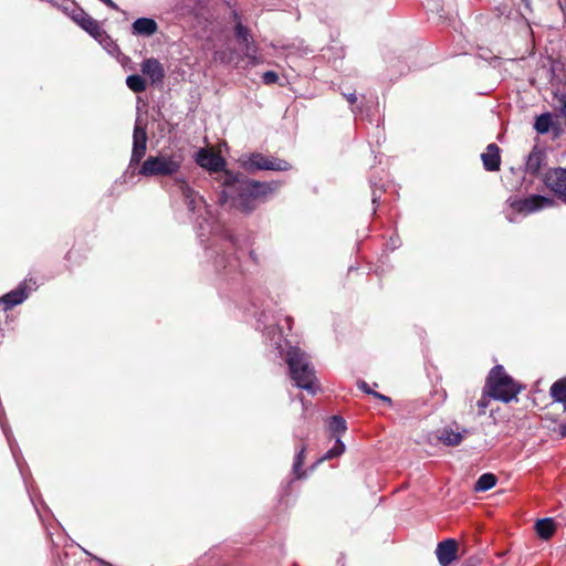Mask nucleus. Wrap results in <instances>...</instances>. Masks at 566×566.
<instances>
[{
  "instance_id": "obj_1",
  "label": "nucleus",
  "mask_w": 566,
  "mask_h": 566,
  "mask_svg": "<svg viewBox=\"0 0 566 566\" xmlns=\"http://www.w3.org/2000/svg\"><path fill=\"white\" fill-rule=\"evenodd\" d=\"M170 190L181 196L188 220L203 248L206 262L216 275V286L221 298L238 308L251 312L259 331L270 327L266 296L262 286L253 287L247 277L252 268L260 265L254 245V233H237L214 217L203 196L195 190L184 176H176Z\"/></svg>"
},
{
  "instance_id": "obj_12",
  "label": "nucleus",
  "mask_w": 566,
  "mask_h": 566,
  "mask_svg": "<svg viewBox=\"0 0 566 566\" xmlns=\"http://www.w3.org/2000/svg\"><path fill=\"white\" fill-rule=\"evenodd\" d=\"M34 285L36 284L35 280L32 277L29 279ZM31 292V287L28 285V280H23L18 284V286L10 292L6 293L1 298L0 303L4 305V310L13 308L17 305L22 304L29 296Z\"/></svg>"
},
{
  "instance_id": "obj_14",
  "label": "nucleus",
  "mask_w": 566,
  "mask_h": 566,
  "mask_svg": "<svg viewBox=\"0 0 566 566\" xmlns=\"http://www.w3.org/2000/svg\"><path fill=\"white\" fill-rule=\"evenodd\" d=\"M140 71L144 76L149 78L151 85L163 84L166 75L163 64L155 57L144 59Z\"/></svg>"
},
{
  "instance_id": "obj_37",
  "label": "nucleus",
  "mask_w": 566,
  "mask_h": 566,
  "mask_svg": "<svg viewBox=\"0 0 566 566\" xmlns=\"http://www.w3.org/2000/svg\"><path fill=\"white\" fill-rule=\"evenodd\" d=\"M374 397L381 400L384 403H386L388 407H391L392 406V399L384 394H380L378 391H376L374 394Z\"/></svg>"
},
{
  "instance_id": "obj_28",
  "label": "nucleus",
  "mask_w": 566,
  "mask_h": 566,
  "mask_svg": "<svg viewBox=\"0 0 566 566\" xmlns=\"http://www.w3.org/2000/svg\"><path fill=\"white\" fill-rule=\"evenodd\" d=\"M94 40L98 41L101 45L111 54L119 53V46L116 42L107 34V32L103 29L101 31V35H97Z\"/></svg>"
},
{
  "instance_id": "obj_31",
  "label": "nucleus",
  "mask_w": 566,
  "mask_h": 566,
  "mask_svg": "<svg viewBox=\"0 0 566 566\" xmlns=\"http://www.w3.org/2000/svg\"><path fill=\"white\" fill-rule=\"evenodd\" d=\"M564 63L560 61V60H557V59H551V67H549V73H551V81H554L558 75V72H562L564 71Z\"/></svg>"
},
{
  "instance_id": "obj_3",
  "label": "nucleus",
  "mask_w": 566,
  "mask_h": 566,
  "mask_svg": "<svg viewBox=\"0 0 566 566\" xmlns=\"http://www.w3.org/2000/svg\"><path fill=\"white\" fill-rule=\"evenodd\" d=\"M277 180L260 181L249 178L244 172H228L227 179L221 180V187H231L233 209L243 216H251L261 205L266 203L280 189Z\"/></svg>"
},
{
  "instance_id": "obj_48",
  "label": "nucleus",
  "mask_w": 566,
  "mask_h": 566,
  "mask_svg": "<svg viewBox=\"0 0 566 566\" xmlns=\"http://www.w3.org/2000/svg\"><path fill=\"white\" fill-rule=\"evenodd\" d=\"M522 2H523V6H524L525 10L531 12L532 11V3H531V1L530 0H522Z\"/></svg>"
},
{
  "instance_id": "obj_32",
  "label": "nucleus",
  "mask_w": 566,
  "mask_h": 566,
  "mask_svg": "<svg viewBox=\"0 0 566 566\" xmlns=\"http://www.w3.org/2000/svg\"><path fill=\"white\" fill-rule=\"evenodd\" d=\"M279 81V74L275 71L269 70L262 74V82L266 85L275 84Z\"/></svg>"
},
{
  "instance_id": "obj_44",
  "label": "nucleus",
  "mask_w": 566,
  "mask_h": 566,
  "mask_svg": "<svg viewBox=\"0 0 566 566\" xmlns=\"http://www.w3.org/2000/svg\"><path fill=\"white\" fill-rule=\"evenodd\" d=\"M344 96L350 105H354L357 102V96L355 92L344 93Z\"/></svg>"
},
{
  "instance_id": "obj_49",
  "label": "nucleus",
  "mask_w": 566,
  "mask_h": 566,
  "mask_svg": "<svg viewBox=\"0 0 566 566\" xmlns=\"http://www.w3.org/2000/svg\"><path fill=\"white\" fill-rule=\"evenodd\" d=\"M285 323L287 325V328L291 329L292 328L293 318L291 316H286L285 317Z\"/></svg>"
},
{
  "instance_id": "obj_40",
  "label": "nucleus",
  "mask_w": 566,
  "mask_h": 566,
  "mask_svg": "<svg viewBox=\"0 0 566 566\" xmlns=\"http://www.w3.org/2000/svg\"><path fill=\"white\" fill-rule=\"evenodd\" d=\"M22 478L24 480L25 488H27V491L29 493V497H30L31 502L33 503L34 509L36 510L38 516H41L40 510H38V506H36L35 502L33 500V496H32L30 490H29V485H28V481H27V478H25V473L22 475Z\"/></svg>"
},
{
  "instance_id": "obj_4",
  "label": "nucleus",
  "mask_w": 566,
  "mask_h": 566,
  "mask_svg": "<svg viewBox=\"0 0 566 566\" xmlns=\"http://www.w3.org/2000/svg\"><path fill=\"white\" fill-rule=\"evenodd\" d=\"M285 363L289 376L295 387L306 390L312 396L319 390L315 369L304 350L297 346H290L286 350Z\"/></svg>"
},
{
  "instance_id": "obj_45",
  "label": "nucleus",
  "mask_w": 566,
  "mask_h": 566,
  "mask_svg": "<svg viewBox=\"0 0 566 566\" xmlns=\"http://www.w3.org/2000/svg\"><path fill=\"white\" fill-rule=\"evenodd\" d=\"M558 433L562 438H566V422L558 426Z\"/></svg>"
},
{
  "instance_id": "obj_20",
  "label": "nucleus",
  "mask_w": 566,
  "mask_h": 566,
  "mask_svg": "<svg viewBox=\"0 0 566 566\" xmlns=\"http://www.w3.org/2000/svg\"><path fill=\"white\" fill-rule=\"evenodd\" d=\"M437 439L447 447H457L463 441L464 436L450 427H443L437 431Z\"/></svg>"
},
{
  "instance_id": "obj_54",
  "label": "nucleus",
  "mask_w": 566,
  "mask_h": 566,
  "mask_svg": "<svg viewBox=\"0 0 566 566\" xmlns=\"http://www.w3.org/2000/svg\"><path fill=\"white\" fill-rule=\"evenodd\" d=\"M563 13H564V17H565V20H566V8H560Z\"/></svg>"
},
{
  "instance_id": "obj_2",
  "label": "nucleus",
  "mask_w": 566,
  "mask_h": 566,
  "mask_svg": "<svg viewBox=\"0 0 566 566\" xmlns=\"http://www.w3.org/2000/svg\"><path fill=\"white\" fill-rule=\"evenodd\" d=\"M147 140V122L143 120L138 114L134 125L130 160L127 169L118 179L119 182H130L132 185H135L136 181L134 178L136 175H142L144 177L167 176L174 178L178 176L177 174L180 170L181 161L165 154L149 156L137 170V167L146 154Z\"/></svg>"
},
{
  "instance_id": "obj_22",
  "label": "nucleus",
  "mask_w": 566,
  "mask_h": 566,
  "mask_svg": "<svg viewBox=\"0 0 566 566\" xmlns=\"http://www.w3.org/2000/svg\"><path fill=\"white\" fill-rule=\"evenodd\" d=\"M554 127V115L551 112H545L535 117L534 129L539 135H546Z\"/></svg>"
},
{
  "instance_id": "obj_55",
  "label": "nucleus",
  "mask_w": 566,
  "mask_h": 566,
  "mask_svg": "<svg viewBox=\"0 0 566 566\" xmlns=\"http://www.w3.org/2000/svg\"><path fill=\"white\" fill-rule=\"evenodd\" d=\"M295 438H298L300 440H303V437H298L297 433H294Z\"/></svg>"
},
{
  "instance_id": "obj_23",
  "label": "nucleus",
  "mask_w": 566,
  "mask_h": 566,
  "mask_svg": "<svg viewBox=\"0 0 566 566\" xmlns=\"http://www.w3.org/2000/svg\"><path fill=\"white\" fill-rule=\"evenodd\" d=\"M549 395L554 402L562 403L566 410V376L552 384Z\"/></svg>"
},
{
  "instance_id": "obj_47",
  "label": "nucleus",
  "mask_w": 566,
  "mask_h": 566,
  "mask_svg": "<svg viewBox=\"0 0 566 566\" xmlns=\"http://www.w3.org/2000/svg\"><path fill=\"white\" fill-rule=\"evenodd\" d=\"M490 54H491V52L483 51V53H480L479 56L485 61L494 59V56H491Z\"/></svg>"
},
{
  "instance_id": "obj_5",
  "label": "nucleus",
  "mask_w": 566,
  "mask_h": 566,
  "mask_svg": "<svg viewBox=\"0 0 566 566\" xmlns=\"http://www.w3.org/2000/svg\"><path fill=\"white\" fill-rule=\"evenodd\" d=\"M525 387L509 375L502 365L491 368L483 388L484 395L504 403L517 401V395Z\"/></svg>"
},
{
  "instance_id": "obj_16",
  "label": "nucleus",
  "mask_w": 566,
  "mask_h": 566,
  "mask_svg": "<svg viewBox=\"0 0 566 566\" xmlns=\"http://www.w3.org/2000/svg\"><path fill=\"white\" fill-rule=\"evenodd\" d=\"M158 23L151 17H139L130 25V33L135 36L150 38L158 32Z\"/></svg>"
},
{
  "instance_id": "obj_13",
  "label": "nucleus",
  "mask_w": 566,
  "mask_h": 566,
  "mask_svg": "<svg viewBox=\"0 0 566 566\" xmlns=\"http://www.w3.org/2000/svg\"><path fill=\"white\" fill-rule=\"evenodd\" d=\"M458 542L449 537L438 543L436 555L440 566H450L458 558Z\"/></svg>"
},
{
  "instance_id": "obj_21",
  "label": "nucleus",
  "mask_w": 566,
  "mask_h": 566,
  "mask_svg": "<svg viewBox=\"0 0 566 566\" xmlns=\"http://www.w3.org/2000/svg\"><path fill=\"white\" fill-rule=\"evenodd\" d=\"M306 450V443H301L295 447V455L292 464V473L295 479H304L306 476V472L302 469L305 460Z\"/></svg>"
},
{
  "instance_id": "obj_25",
  "label": "nucleus",
  "mask_w": 566,
  "mask_h": 566,
  "mask_svg": "<svg viewBox=\"0 0 566 566\" xmlns=\"http://www.w3.org/2000/svg\"><path fill=\"white\" fill-rule=\"evenodd\" d=\"M497 483V476L492 472L481 474L474 483L473 490L478 493L486 492Z\"/></svg>"
},
{
  "instance_id": "obj_9",
  "label": "nucleus",
  "mask_w": 566,
  "mask_h": 566,
  "mask_svg": "<svg viewBox=\"0 0 566 566\" xmlns=\"http://www.w3.org/2000/svg\"><path fill=\"white\" fill-rule=\"evenodd\" d=\"M232 18L235 21V24L233 27L234 39L240 45H242L244 54L250 60V63L252 65H255L258 63V49L252 39L250 29L242 23L241 17L238 13V11H232Z\"/></svg>"
},
{
  "instance_id": "obj_7",
  "label": "nucleus",
  "mask_w": 566,
  "mask_h": 566,
  "mask_svg": "<svg viewBox=\"0 0 566 566\" xmlns=\"http://www.w3.org/2000/svg\"><path fill=\"white\" fill-rule=\"evenodd\" d=\"M193 160L197 166L205 169L210 175L221 172L222 176L219 179L220 184L222 179H227L228 172H234L227 168L228 164L224 157L208 148H199L193 154Z\"/></svg>"
},
{
  "instance_id": "obj_36",
  "label": "nucleus",
  "mask_w": 566,
  "mask_h": 566,
  "mask_svg": "<svg viewBox=\"0 0 566 566\" xmlns=\"http://www.w3.org/2000/svg\"><path fill=\"white\" fill-rule=\"evenodd\" d=\"M214 59L217 61H220L221 63H229L230 57L228 56V53L226 51H217L214 53Z\"/></svg>"
},
{
  "instance_id": "obj_41",
  "label": "nucleus",
  "mask_w": 566,
  "mask_h": 566,
  "mask_svg": "<svg viewBox=\"0 0 566 566\" xmlns=\"http://www.w3.org/2000/svg\"><path fill=\"white\" fill-rule=\"evenodd\" d=\"M485 396L483 394V397L481 399L478 400V408L480 409L481 412H484L485 411V408L488 407L489 405V401L485 399Z\"/></svg>"
},
{
  "instance_id": "obj_26",
  "label": "nucleus",
  "mask_w": 566,
  "mask_h": 566,
  "mask_svg": "<svg viewBox=\"0 0 566 566\" xmlns=\"http://www.w3.org/2000/svg\"><path fill=\"white\" fill-rule=\"evenodd\" d=\"M328 429L335 439L336 437L342 438L347 430V422L343 416L334 415L328 420Z\"/></svg>"
},
{
  "instance_id": "obj_33",
  "label": "nucleus",
  "mask_w": 566,
  "mask_h": 566,
  "mask_svg": "<svg viewBox=\"0 0 566 566\" xmlns=\"http://www.w3.org/2000/svg\"><path fill=\"white\" fill-rule=\"evenodd\" d=\"M400 245H401V240L397 233L391 235L386 243L387 249H389L390 251H395Z\"/></svg>"
},
{
  "instance_id": "obj_50",
  "label": "nucleus",
  "mask_w": 566,
  "mask_h": 566,
  "mask_svg": "<svg viewBox=\"0 0 566 566\" xmlns=\"http://www.w3.org/2000/svg\"><path fill=\"white\" fill-rule=\"evenodd\" d=\"M293 480H290L286 485L283 486V491L284 493L286 494L287 493V490L290 489L291 484H292Z\"/></svg>"
},
{
  "instance_id": "obj_29",
  "label": "nucleus",
  "mask_w": 566,
  "mask_h": 566,
  "mask_svg": "<svg viewBox=\"0 0 566 566\" xmlns=\"http://www.w3.org/2000/svg\"><path fill=\"white\" fill-rule=\"evenodd\" d=\"M54 566H81L77 562L76 554H70L64 552L63 555H59L57 559L54 560Z\"/></svg>"
},
{
  "instance_id": "obj_56",
  "label": "nucleus",
  "mask_w": 566,
  "mask_h": 566,
  "mask_svg": "<svg viewBox=\"0 0 566 566\" xmlns=\"http://www.w3.org/2000/svg\"><path fill=\"white\" fill-rule=\"evenodd\" d=\"M378 190H380L381 192H386V189H382V187H380Z\"/></svg>"
},
{
  "instance_id": "obj_38",
  "label": "nucleus",
  "mask_w": 566,
  "mask_h": 566,
  "mask_svg": "<svg viewBox=\"0 0 566 566\" xmlns=\"http://www.w3.org/2000/svg\"><path fill=\"white\" fill-rule=\"evenodd\" d=\"M369 185L371 190H378L380 187H382V185H380V180H378L374 175L369 177Z\"/></svg>"
},
{
  "instance_id": "obj_57",
  "label": "nucleus",
  "mask_w": 566,
  "mask_h": 566,
  "mask_svg": "<svg viewBox=\"0 0 566 566\" xmlns=\"http://www.w3.org/2000/svg\"><path fill=\"white\" fill-rule=\"evenodd\" d=\"M42 505H43V507L49 509V507L45 505V502H43V501H42Z\"/></svg>"
},
{
  "instance_id": "obj_6",
  "label": "nucleus",
  "mask_w": 566,
  "mask_h": 566,
  "mask_svg": "<svg viewBox=\"0 0 566 566\" xmlns=\"http://www.w3.org/2000/svg\"><path fill=\"white\" fill-rule=\"evenodd\" d=\"M238 163L244 172L250 175L263 170L286 171L291 168L286 160L266 156L259 151L242 154Z\"/></svg>"
},
{
  "instance_id": "obj_30",
  "label": "nucleus",
  "mask_w": 566,
  "mask_h": 566,
  "mask_svg": "<svg viewBox=\"0 0 566 566\" xmlns=\"http://www.w3.org/2000/svg\"><path fill=\"white\" fill-rule=\"evenodd\" d=\"M223 189L218 193V203L220 206H224L226 203H230V207L233 208V195L234 191L231 187H222Z\"/></svg>"
},
{
  "instance_id": "obj_42",
  "label": "nucleus",
  "mask_w": 566,
  "mask_h": 566,
  "mask_svg": "<svg viewBox=\"0 0 566 566\" xmlns=\"http://www.w3.org/2000/svg\"><path fill=\"white\" fill-rule=\"evenodd\" d=\"M555 138L559 137L563 133L562 126L559 123L554 120V127L551 129Z\"/></svg>"
},
{
  "instance_id": "obj_24",
  "label": "nucleus",
  "mask_w": 566,
  "mask_h": 566,
  "mask_svg": "<svg viewBox=\"0 0 566 566\" xmlns=\"http://www.w3.org/2000/svg\"><path fill=\"white\" fill-rule=\"evenodd\" d=\"M346 450V446L340 437H336L334 441V446L328 449L313 465L312 470L321 462L326 460H332L334 458L340 457Z\"/></svg>"
},
{
  "instance_id": "obj_39",
  "label": "nucleus",
  "mask_w": 566,
  "mask_h": 566,
  "mask_svg": "<svg viewBox=\"0 0 566 566\" xmlns=\"http://www.w3.org/2000/svg\"><path fill=\"white\" fill-rule=\"evenodd\" d=\"M22 478L24 480L25 488H27V491L29 493V497H30L31 502L33 503L34 509L36 510L38 516H41L40 510H38V506H36L35 502L33 500V496H32L30 490H29V485H28V481H27V478H25V473L22 475Z\"/></svg>"
},
{
  "instance_id": "obj_10",
  "label": "nucleus",
  "mask_w": 566,
  "mask_h": 566,
  "mask_svg": "<svg viewBox=\"0 0 566 566\" xmlns=\"http://www.w3.org/2000/svg\"><path fill=\"white\" fill-rule=\"evenodd\" d=\"M544 185L566 202V167H556L543 176Z\"/></svg>"
},
{
  "instance_id": "obj_46",
  "label": "nucleus",
  "mask_w": 566,
  "mask_h": 566,
  "mask_svg": "<svg viewBox=\"0 0 566 566\" xmlns=\"http://www.w3.org/2000/svg\"><path fill=\"white\" fill-rule=\"evenodd\" d=\"M92 558L95 559L102 566H113L111 563H108V562H106L103 558H99L97 556H92Z\"/></svg>"
},
{
  "instance_id": "obj_34",
  "label": "nucleus",
  "mask_w": 566,
  "mask_h": 566,
  "mask_svg": "<svg viewBox=\"0 0 566 566\" xmlns=\"http://www.w3.org/2000/svg\"><path fill=\"white\" fill-rule=\"evenodd\" d=\"M381 198V191L374 189L371 190V203H373V213H376L377 208L379 206V201Z\"/></svg>"
},
{
  "instance_id": "obj_51",
  "label": "nucleus",
  "mask_w": 566,
  "mask_h": 566,
  "mask_svg": "<svg viewBox=\"0 0 566 566\" xmlns=\"http://www.w3.org/2000/svg\"><path fill=\"white\" fill-rule=\"evenodd\" d=\"M337 564H339L340 566H345V564H344V554H340L339 558L337 559Z\"/></svg>"
},
{
  "instance_id": "obj_53",
  "label": "nucleus",
  "mask_w": 566,
  "mask_h": 566,
  "mask_svg": "<svg viewBox=\"0 0 566 566\" xmlns=\"http://www.w3.org/2000/svg\"><path fill=\"white\" fill-rule=\"evenodd\" d=\"M506 219H507L510 222H514V219H513L511 216H506Z\"/></svg>"
},
{
  "instance_id": "obj_11",
  "label": "nucleus",
  "mask_w": 566,
  "mask_h": 566,
  "mask_svg": "<svg viewBox=\"0 0 566 566\" xmlns=\"http://www.w3.org/2000/svg\"><path fill=\"white\" fill-rule=\"evenodd\" d=\"M78 27L87 32L93 39L101 35L103 30L99 23L87 14L82 7L77 3L72 8V12L69 15Z\"/></svg>"
},
{
  "instance_id": "obj_19",
  "label": "nucleus",
  "mask_w": 566,
  "mask_h": 566,
  "mask_svg": "<svg viewBox=\"0 0 566 566\" xmlns=\"http://www.w3.org/2000/svg\"><path fill=\"white\" fill-rule=\"evenodd\" d=\"M534 530L538 538L548 541L555 535L557 523L553 517L538 518L534 524Z\"/></svg>"
},
{
  "instance_id": "obj_18",
  "label": "nucleus",
  "mask_w": 566,
  "mask_h": 566,
  "mask_svg": "<svg viewBox=\"0 0 566 566\" xmlns=\"http://www.w3.org/2000/svg\"><path fill=\"white\" fill-rule=\"evenodd\" d=\"M481 160L486 171L494 172L500 170L501 148L495 143L489 144L486 151L481 154Z\"/></svg>"
},
{
  "instance_id": "obj_35",
  "label": "nucleus",
  "mask_w": 566,
  "mask_h": 566,
  "mask_svg": "<svg viewBox=\"0 0 566 566\" xmlns=\"http://www.w3.org/2000/svg\"><path fill=\"white\" fill-rule=\"evenodd\" d=\"M357 387H358V389H360L363 392H365L367 395L374 396V394L376 392V390L371 389L365 380H358Z\"/></svg>"
},
{
  "instance_id": "obj_15",
  "label": "nucleus",
  "mask_w": 566,
  "mask_h": 566,
  "mask_svg": "<svg viewBox=\"0 0 566 566\" xmlns=\"http://www.w3.org/2000/svg\"><path fill=\"white\" fill-rule=\"evenodd\" d=\"M0 427L2 429V432L8 441L9 448L11 450L12 457L17 463V467L19 468L20 474H24V467H27L25 461L22 458L21 450L18 446V442L15 441L13 433L11 431V428L9 423L3 419V416L0 415Z\"/></svg>"
},
{
  "instance_id": "obj_27",
  "label": "nucleus",
  "mask_w": 566,
  "mask_h": 566,
  "mask_svg": "<svg viewBox=\"0 0 566 566\" xmlns=\"http://www.w3.org/2000/svg\"><path fill=\"white\" fill-rule=\"evenodd\" d=\"M127 87L134 93H143L147 90V82L140 74L134 73L126 77Z\"/></svg>"
},
{
  "instance_id": "obj_43",
  "label": "nucleus",
  "mask_w": 566,
  "mask_h": 566,
  "mask_svg": "<svg viewBox=\"0 0 566 566\" xmlns=\"http://www.w3.org/2000/svg\"><path fill=\"white\" fill-rule=\"evenodd\" d=\"M479 564H480L479 558L470 557L462 563V566H478Z\"/></svg>"
},
{
  "instance_id": "obj_52",
  "label": "nucleus",
  "mask_w": 566,
  "mask_h": 566,
  "mask_svg": "<svg viewBox=\"0 0 566 566\" xmlns=\"http://www.w3.org/2000/svg\"><path fill=\"white\" fill-rule=\"evenodd\" d=\"M559 7L560 8H566V0L559 1Z\"/></svg>"
},
{
  "instance_id": "obj_8",
  "label": "nucleus",
  "mask_w": 566,
  "mask_h": 566,
  "mask_svg": "<svg viewBox=\"0 0 566 566\" xmlns=\"http://www.w3.org/2000/svg\"><path fill=\"white\" fill-rule=\"evenodd\" d=\"M506 202L515 212L522 214L534 213L555 205V200L553 198L539 193H532L525 198L511 196Z\"/></svg>"
},
{
  "instance_id": "obj_17",
  "label": "nucleus",
  "mask_w": 566,
  "mask_h": 566,
  "mask_svg": "<svg viewBox=\"0 0 566 566\" xmlns=\"http://www.w3.org/2000/svg\"><path fill=\"white\" fill-rule=\"evenodd\" d=\"M546 161L547 155L545 149L535 145L526 157L525 172L533 177L538 176L541 168L546 165Z\"/></svg>"
}]
</instances>
